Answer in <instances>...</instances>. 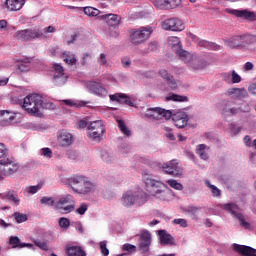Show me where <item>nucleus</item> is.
Wrapping results in <instances>:
<instances>
[{"label": "nucleus", "instance_id": "b1692460", "mask_svg": "<svg viewBox=\"0 0 256 256\" xmlns=\"http://www.w3.org/2000/svg\"><path fill=\"white\" fill-rule=\"evenodd\" d=\"M14 119L15 115L13 112H9L8 110H0V125L2 127L11 125Z\"/></svg>", "mask_w": 256, "mask_h": 256}, {"label": "nucleus", "instance_id": "7ed1b4c3", "mask_svg": "<svg viewBox=\"0 0 256 256\" xmlns=\"http://www.w3.org/2000/svg\"><path fill=\"white\" fill-rule=\"evenodd\" d=\"M13 37L16 41H37V39H45V34L39 28H26L23 30H17Z\"/></svg>", "mask_w": 256, "mask_h": 256}, {"label": "nucleus", "instance_id": "9b49d317", "mask_svg": "<svg viewBox=\"0 0 256 256\" xmlns=\"http://www.w3.org/2000/svg\"><path fill=\"white\" fill-rule=\"evenodd\" d=\"M143 195L144 193L142 191H138V192L127 191L122 196L123 207H131L135 205V203H138V205H141L143 201Z\"/></svg>", "mask_w": 256, "mask_h": 256}, {"label": "nucleus", "instance_id": "dca6fc26", "mask_svg": "<svg viewBox=\"0 0 256 256\" xmlns=\"http://www.w3.org/2000/svg\"><path fill=\"white\" fill-rule=\"evenodd\" d=\"M58 209H63L65 213H71L75 211V199L73 195L67 194L65 197H62L57 202Z\"/></svg>", "mask_w": 256, "mask_h": 256}, {"label": "nucleus", "instance_id": "69168bd1", "mask_svg": "<svg viewBox=\"0 0 256 256\" xmlns=\"http://www.w3.org/2000/svg\"><path fill=\"white\" fill-rule=\"evenodd\" d=\"M42 33H43V35H45L47 33H55V27L48 26V27L44 28Z\"/></svg>", "mask_w": 256, "mask_h": 256}, {"label": "nucleus", "instance_id": "f704fd0d", "mask_svg": "<svg viewBox=\"0 0 256 256\" xmlns=\"http://www.w3.org/2000/svg\"><path fill=\"white\" fill-rule=\"evenodd\" d=\"M66 253L68 256H87L80 246H68L66 248Z\"/></svg>", "mask_w": 256, "mask_h": 256}, {"label": "nucleus", "instance_id": "5701e85b", "mask_svg": "<svg viewBox=\"0 0 256 256\" xmlns=\"http://www.w3.org/2000/svg\"><path fill=\"white\" fill-rule=\"evenodd\" d=\"M157 9H174L181 5V0H154Z\"/></svg>", "mask_w": 256, "mask_h": 256}, {"label": "nucleus", "instance_id": "ea45409f", "mask_svg": "<svg viewBox=\"0 0 256 256\" xmlns=\"http://www.w3.org/2000/svg\"><path fill=\"white\" fill-rule=\"evenodd\" d=\"M18 71H20V73H27L28 71H31V63L29 62V59L25 62L21 61L18 64Z\"/></svg>", "mask_w": 256, "mask_h": 256}, {"label": "nucleus", "instance_id": "7c9ffc66", "mask_svg": "<svg viewBox=\"0 0 256 256\" xmlns=\"http://www.w3.org/2000/svg\"><path fill=\"white\" fill-rule=\"evenodd\" d=\"M197 45L200 47V49H208L210 51H219V49H221L219 45L207 40H198Z\"/></svg>", "mask_w": 256, "mask_h": 256}, {"label": "nucleus", "instance_id": "603ef678", "mask_svg": "<svg viewBox=\"0 0 256 256\" xmlns=\"http://www.w3.org/2000/svg\"><path fill=\"white\" fill-rule=\"evenodd\" d=\"M100 251L102 255L109 256V249L107 248V241L100 242Z\"/></svg>", "mask_w": 256, "mask_h": 256}, {"label": "nucleus", "instance_id": "c03bdc74", "mask_svg": "<svg viewBox=\"0 0 256 256\" xmlns=\"http://www.w3.org/2000/svg\"><path fill=\"white\" fill-rule=\"evenodd\" d=\"M40 203L42 205H48V207H53V205H55V199H53V197L44 196L41 198Z\"/></svg>", "mask_w": 256, "mask_h": 256}, {"label": "nucleus", "instance_id": "393cba45", "mask_svg": "<svg viewBox=\"0 0 256 256\" xmlns=\"http://www.w3.org/2000/svg\"><path fill=\"white\" fill-rule=\"evenodd\" d=\"M173 122L178 129H183V127H187V123H189V116L185 113H178L173 116Z\"/></svg>", "mask_w": 256, "mask_h": 256}, {"label": "nucleus", "instance_id": "a18cd8bd", "mask_svg": "<svg viewBox=\"0 0 256 256\" xmlns=\"http://www.w3.org/2000/svg\"><path fill=\"white\" fill-rule=\"evenodd\" d=\"M13 217L18 223H25V221H27V214L21 212H15Z\"/></svg>", "mask_w": 256, "mask_h": 256}, {"label": "nucleus", "instance_id": "e433bc0d", "mask_svg": "<svg viewBox=\"0 0 256 256\" xmlns=\"http://www.w3.org/2000/svg\"><path fill=\"white\" fill-rule=\"evenodd\" d=\"M83 11H84L85 15H87L88 17H97L101 13V11L99 9L91 7V6L84 7Z\"/></svg>", "mask_w": 256, "mask_h": 256}, {"label": "nucleus", "instance_id": "774afa93", "mask_svg": "<svg viewBox=\"0 0 256 256\" xmlns=\"http://www.w3.org/2000/svg\"><path fill=\"white\" fill-rule=\"evenodd\" d=\"M249 93H251L252 95H256V84H252L250 85V87L248 88Z\"/></svg>", "mask_w": 256, "mask_h": 256}, {"label": "nucleus", "instance_id": "13d9d810", "mask_svg": "<svg viewBox=\"0 0 256 256\" xmlns=\"http://www.w3.org/2000/svg\"><path fill=\"white\" fill-rule=\"evenodd\" d=\"M8 150L5 147V144L0 143V159H5L7 157Z\"/></svg>", "mask_w": 256, "mask_h": 256}, {"label": "nucleus", "instance_id": "e2e57ef3", "mask_svg": "<svg viewBox=\"0 0 256 256\" xmlns=\"http://www.w3.org/2000/svg\"><path fill=\"white\" fill-rule=\"evenodd\" d=\"M68 159H71L72 161H75V159H77V152L73 151V150H68L66 153Z\"/></svg>", "mask_w": 256, "mask_h": 256}, {"label": "nucleus", "instance_id": "4be33fe9", "mask_svg": "<svg viewBox=\"0 0 256 256\" xmlns=\"http://www.w3.org/2000/svg\"><path fill=\"white\" fill-rule=\"evenodd\" d=\"M100 19L106 21L108 27H113V29H117L121 25V16L117 14H104L100 16Z\"/></svg>", "mask_w": 256, "mask_h": 256}, {"label": "nucleus", "instance_id": "37998d69", "mask_svg": "<svg viewBox=\"0 0 256 256\" xmlns=\"http://www.w3.org/2000/svg\"><path fill=\"white\" fill-rule=\"evenodd\" d=\"M10 245H12L13 249H21V239L17 236H11L9 239Z\"/></svg>", "mask_w": 256, "mask_h": 256}, {"label": "nucleus", "instance_id": "8fccbe9b", "mask_svg": "<svg viewBox=\"0 0 256 256\" xmlns=\"http://www.w3.org/2000/svg\"><path fill=\"white\" fill-rule=\"evenodd\" d=\"M43 187V185L38 184L36 186H30L28 188H26L27 193H29L30 195H35V193H37V191H40V189Z\"/></svg>", "mask_w": 256, "mask_h": 256}, {"label": "nucleus", "instance_id": "1a4fd4ad", "mask_svg": "<svg viewBox=\"0 0 256 256\" xmlns=\"http://www.w3.org/2000/svg\"><path fill=\"white\" fill-rule=\"evenodd\" d=\"M19 171V164L13 160L6 158L0 160V181Z\"/></svg>", "mask_w": 256, "mask_h": 256}, {"label": "nucleus", "instance_id": "4468645a", "mask_svg": "<svg viewBox=\"0 0 256 256\" xmlns=\"http://www.w3.org/2000/svg\"><path fill=\"white\" fill-rule=\"evenodd\" d=\"M162 28L165 31H183L185 30V23L179 18H169L163 22Z\"/></svg>", "mask_w": 256, "mask_h": 256}, {"label": "nucleus", "instance_id": "c756f323", "mask_svg": "<svg viewBox=\"0 0 256 256\" xmlns=\"http://www.w3.org/2000/svg\"><path fill=\"white\" fill-rule=\"evenodd\" d=\"M0 198L7 199L11 203H14V205H20L21 203L19 195L13 190L8 191L6 194H0Z\"/></svg>", "mask_w": 256, "mask_h": 256}, {"label": "nucleus", "instance_id": "2eb2a0df", "mask_svg": "<svg viewBox=\"0 0 256 256\" xmlns=\"http://www.w3.org/2000/svg\"><path fill=\"white\" fill-rule=\"evenodd\" d=\"M54 76H53V83L56 87H63L65 83H67V75H65V70L63 66L60 64H54Z\"/></svg>", "mask_w": 256, "mask_h": 256}, {"label": "nucleus", "instance_id": "4d7b16f0", "mask_svg": "<svg viewBox=\"0 0 256 256\" xmlns=\"http://www.w3.org/2000/svg\"><path fill=\"white\" fill-rule=\"evenodd\" d=\"M174 225H180V227H187V221L183 218H177L173 220Z\"/></svg>", "mask_w": 256, "mask_h": 256}, {"label": "nucleus", "instance_id": "f8f14e48", "mask_svg": "<svg viewBox=\"0 0 256 256\" xmlns=\"http://www.w3.org/2000/svg\"><path fill=\"white\" fill-rule=\"evenodd\" d=\"M162 170L172 177H181L183 175V169L179 166L177 160H171L170 162L163 164Z\"/></svg>", "mask_w": 256, "mask_h": 256}, {"label": "nucleus", "instance_id": "bf43d9fd", "mask_svg": "<svg viewBox=\"0 0 256 256\" xmlns=\"http://www.w3.org/2000/svg\"><path fill=\"white\" fill-rule=\"evenodd\" d=\"M34 243L36 247H39L40 249H42V251H49V246L46 242L35 241Z\"/></svg>", "mask_w": 256, "mask_h": 256}, {"label": "nucleus", "instance_id": "052dcab7", "mask_svg": "<svg viewBox=\"0 0 256 256\" xmlns=\"http://www.w3.org/2000/svg\"><path fill=\"white\" fill-rule=\"evenodd\" d=\"M231 83H241V76L235 70L232 71Z\"/></svg>", "mask_w": 256, "mask_h": 256}, {"label": "nucleus", "instance_id": "338daca9", "mask_svg": "<svg viewBox=\"0 0 256 256\" xmlns=\"http://www.w3.org/2000/svg\"><path fill=\"white\" fill-rule=\"evenodd\" d=\"M243 141H244V145H246V147H251V145H252L251 144V136H249V135L245 136Z\"/></svg>", "mask_w": 256, "mask_h": 256}, {"label": "nucleus", "instance_id": "864d4df0", "mask_svg": "<svg viewBox=\"0 0 256 256\" xmlns=\"http://www.w3.org/2000/svg\"><path fill=\"white\" fill-rule=\"evenodd\" d=\"M87 209H89V206L86 203H82L76 210V213H78V215H85Z\"/></svg>", "mask_w": 256, "mask_h": 256}, {"label": "nucleus", "instance_id": "cd10ccee", "mask_svg": "<svg viewBox=\"0 0 256 256\" xmlns=\"http://www.w3.org/2000/svg\"><path fill=\"white\" fill-rule=\"evenodd\" d=\"M168 45L175 51L176 55H179V57H181V51H185L181 49V40L177 36H169Z\"/></svg>", "mask_w": 256, "mask_h": 256}, {"label": "nucleus", "instance_id": "72a5a7b5", "mask_svg": "<svg viewBox=\"0 0 256 256\" xmlns=\"http://www.w3.org/2000/svg\"><path fill=\"white\" fill-rule=\"evenodd\" d=\"M230 95H234L237 99H245L249 97V93L245 88H232L228 91Z\"/></svg>", "mask_w": 256, "mask_h": 256}, {"label": "nucleus", "instance_id": "2f4dec72", "mask_svg": "<svg viewBox=\"0 0 256 256\" xmlns=\"http://www.w3.org/2000/svg\"><path fill=\"white\" fill-rule=\"evenodd\" d=\"M199 211H201V206L189 205L186 208H184V213L191 215V219H193V221L199 220V216L197 215Z\"/></svg>", "mask_w": 256, "mask_h": 256}, {"label": "nucleus", "instance_id": "a19ab883", "mask_svg": "<svg viewBox=\"0 0 256 256\" xmlns=\"http://www.w3.org/2000/svg\"><path fill=\"white\" fill-rule=\"evenodd\" d=\"M205 185L211 189V193L213 195V197H221V190H219V188H217V186L212 185L211 182L209 181H205Z\"/></svg>", "mask_w": 256, "mask_h": 256}, {"label": "nucleus", "instance_id": "a211bd4d", "mask_svg": "<svg viewBox=\"0 0 256 256\" xmlns=\"http://www.w3.org/2000/svg\"><path fill=\"white\" fill-rule=\"evenodd\" d=\"M148 117H152V119H157V121H159V119H161L162 117L166 120H169L170 117H172L173 113L171 112V110H165L163 108H150L148 109V113H147Z\"/></svg>", "mask_w": 256, "mask_h": 256}, {"label": "nucleus", "instance_id": "412c9836", "mask_svg": "<svg viewBox=\"0 0 256 256\" xmlns=\"http://www.w3.org/2000/svg\"><path fill=\"white\" fill-rule=\"evenodd\" d=\"M57 141L60 147H71L73 145V134L62 130L57 135Z\"/></svg>", "mask_w": 256, "mask_h": 256}, {"label": "nucleus", "instance_id": "0eeeda50", "mask_svg": "<svg viewBox=\"0 0 256 256\" xmlns=\"http://www.w3.org/2000/svg\"><path fill=\"white\" fill-rule=\"evenodd\" d=\"M180 59L195 71L207 67V61H205V59L196 54H191L188 51H180Z\"/></svg>", "mask_w": 256, "mask_h": 256}, {"label": "nucleus", "instance_id": "de8ad7c7", "mask_svg": "<svg viewBox=\"0 0 256 256\" xmlns=\"http://www.w3.org/2000/svg\"><path fill=\"white\" fill-rule=\"evenodd\" d=\"M168 185L172 187V189H176V191H183V185L177 180H168Z\"/></svg>", "mask_w": 256, "mask_h": 256}, {"label": "nucleus", "instance_id": "aec40b11", "mask_svg": "<svg viewBox=\"0 0 256 256\" xmlns=\"http://www.w3.org/2000/svg\"><path fill=\"white\" fill-rule=\"evenodd\" d=\"M86 87L90 93L97 95L98 97H107V89L99 82L90 81L86 84Z\"/></svg>", "mask_w": 256, "mask_h": 256}, {"label": "nucleus", "instance_id": "5fc2aeb1", "mask_svg": "<svg viewBox=\"0 0 256 256\" xmlns=\"http://www.w3.org/2000/svg\"><path fill=\"white\" fill-rule=\"evenodd\" d=\"M159 75H160V77H162V79L164 80V81H168L169 79H171L173 76L171 75V74H169V72H167V70H165V69H161L160 71H159Z\"/></svg>", "mask_w": 256, "mask_h": 256}, {"label": "nucleus", "instance_id": "f3484780", "mask_svg": "<svg viewBox=\"0 0 256 256\" xmlns=\"http://www.w3.org/2000/svg\"><path fill=\"white\" fill-rule=\"evenodd\" d=\"M138 243L142 253H149V247H151V232L148 230H141Z\"/></svg>", "mask_w": 256, "mask_h": 256}, {"label": "nucleus", "instance_id": "680f3d73", "mask_svg": "<svg viewBox=\"0 0 256 256\" xmlns=\"http://www.w3.org/2000/svg\"><path fill=\"white\" fill-rule=\"evenodd\" d=\"M42 155L44 157H48L49 159H51V157H53V151H51V148H42Z\"/></svg>", "mask_w": 256, "mask_h": 256}, {"label": "nucleus", "instance_id": "20e7f679", "mask_svg": "<svg viewBox=\"0 0 256 256\" xmlns=\"http://www.w3.org/2000/svg\"><path fill=\"white\" fill-rule=\"evenodd\" d=\"M145 185L149 193L154 197H158V199H162V201L167 199V191L169 188L161 181H157L153 178H146Z\"/></svg>", "mask_w": 256, "mask_h": 256}, {"label": "nucleus", "instance_id": "3c124183", "mask_svg": "<svg viewBox=\"0 0 256 256\" xmlns=\"http://www.w3.org/2000/svg\"><path fill=\"white\" fill-rule=\"evenodd\" d=\"M123 251H127L128 253H135L137 251V246L126 243L123 245Z\"/></svg>", "mask_w": 256, "mask_h": 256}, {"label": "nucleus", "instance_id": "39448f33", "mask_svg": "<svg viewBox=\"0 0 256 256\" xmlns=\"http://www.w3.org/2000/svg\"><path fill=\"white\" fill-rule=\"evenodd\" d=\"M145 185L149 193L154 197H158V199H162V201L167 199V191L169 188L161 181H157L153 178H146Z\"/></svg>", "mask_w": 256, "mask_h": 256}, {"label": "nucleus", "instance_id": "f257e3e1", "mask_svg": "<svg viewBox=\"0 0 256 256\" xmlns=\"http://www.w3.org/2000/svg\"><path fill=\"white\" fill-rule=\"evenodd\" d=\"M68 183L74 193L78 195H89L95 191V184L89 181V178L81 175L72 176L68 179Z\"/></svg>", "mask_w": 256, "mask_h": 256}, {"label": "nucleus", "instance_id": "473e14b6", "mask_svg": "<svg viewBox=\"0 0 256 256\" xmlns=\"http://www.w3.org/2000/svg\"><path fill=\"white\" fill-rule=\"evenodd\" d=\"M111 101H116L117 103H125L126 105H129V107H133V101L127 98L125 94H112L110 95Z\"/></svg>", "mask_w": 256, "mask_h": 256}, {"label": "nucleus", "instance_id": "0e129e2a", "mask_svg": "<svg viewBox=\"0 0 256 256\" xmlns=\"http://www.w3.org/2000/svg\"><path fill=\"white\" fill-rule=\"evenodd\" d=\"M98 63L101 65H107V55L101 53L100 57L98 58Z\"/></svg>", "mask_w": 256, "mask_h": 256}, {"label": "nucleus", "instance_id": "09e8293b", "mask_svg": "<svg viewBox=\"0 0 256 256\" xmlns=\"http://www.w3.org/2000/svg\"><path fill=\"white\" fill-rule=\"evenodd\" d=\"M244 41L246 42V45H253V43H256V35L244 34Z\"/></svg>", "mask_w": 256, "mask_h": 256}, {"label": "nucleus", "instance_id": "f03ea898", "mask_svg": "<svg viewBox=\"0 0 256 256\" xmlns=\"http://www.w3.org/2000/svg\"><path fill=\"white\" fill-rule=\"evenodd\" d=\"M22 107L27 111V113H29V115H33L34 117H43V113H41L43 100L41 99V96L37 94H30L26 96Z\"/></svg>", "mask_w": 256, "mask_h": 256}, {"label": "nucleus", "instance_id": "6e6d98bb", "mask_svg": "<svg viewBox=\"0 0 256 256\" xmlns=\"http://www.w3.org/2000/svg\"><path fill=\"white\" fill-rule=\"evenodd\" d=\"M168 87L172 89V91H175L177 89V81L174 80L173 76L169 78V80H166Z\"/></svg>", "mask_w": 256, "mask_h": 256}, {"label": "nucleus", "instance_id": "9d476101", "mask_svg": "<svg viewBox=\"0 0 256 256\" xmlns=\"http://www.w3.org/2000/svg\"><path fill=\"white\" fill-rule=\"evenodd\" d=\"M222 208L224 209V211H228V213H231L233 217L238 219L241 227H243L244 229H251V224L245 221V216L237 212L239 210V206H237V204L235 203L224 204Z\"/></svg>", "mask_w": 256, "mask_h": 256}, {"label": "nucleus", "instance_id": "6e6552de", "mask_svg": "<svg viewBox=\"0 0 256 256\" xmlns=\"http://www.w3.org/2000/svg\"><path fill=\"white\" fill-rule=\"evenodd\" d=\"M88 137L92 141L99 143L103 141V135H105V124L101 120H95L88 124Z\"/></svg>", "mask_w": 256, "mask_h": 256}, {"label": "nucleus", "instance_id": "6ab92c4d", "mask_svg": "<svg viewBox=\"0 0 256 256\" xmlns=\"http://www.w3.org/2000/svg\"><path fill=\"white\" fill-rule=\"evenodd\" d=\"M224 45H226V47H228L229 49H243V47H247L244 34L240 36H234L229 40H225Z\"/></svg>", "mask_w": 256, "mask_h": 256}, {"label": "nucleus", "instance_id": "bb28decb", "mask_svg": "<svg viewBox=\"0 0 256 256\" xmlns=\"http://www.w3.org/2000/svg\"><path fill=\"white\" fill-rule=\"evenodd\" d=\"M234 251L243 256H256V249L246 245L234 244Z\"/></svg>", "mask_w": 256, "mask_h": 256}, {"label": "nucleus", "instance_id": "c9c22d12", "mask_svg": "<svg viewBox=\"0 0 256 256\" xmlns=\"http://www.w3.org/2000/svg\"><path fill=\"white\" fill-rule=\"evenodd\" d=\"M205 149H207V145L199 144L196 149V155H199L200 158H202L204 161H207L209 159V154L205 152Z\"/></svg>", "mask_w": 256, "mask_h": 256}, {"label": "nucleus", "instance_id": "58836bf2", "mask_svg": "<svg viewBox=\"0 0 256 256\" xmlns=\"http://www.w3.org/2000/svg\"><path fill=\"white\" fill-rule=\"evenodd\" d=\"M187 96H181L178 94H168V96L166 97V101H178L180 103H183L185 101H187Z\"/></svg>", "mask_w": 256, "mask_h": 256}, {"label": "nucleus", "instance_id": "4c0bfd02", "mask_svg": "<svg viewBox=\"0 0 256 256\" xmlns=\"http://www.w3.org/2000/svg\"><path fill=\"white\" fill-rule=\"evenodd\" d=\"M118 123V129L123 133V135H126V137H131V130L127 128V125H125V121L123 120H117Z\"/></svg>", "mask_w": 256, "mask_h": 256}, {"label": "nucleus", "instance_id": "a878e982", "mask_svg": "<svg viewBox=\"0 0 256 256\" xmlns=\"http://www.w3.org/2000/svg\"><path fill=\"white\" fill-rule=\"evenodd\" d=\"M158 236L160 239V245H176L175 238L166 232V230H159Z\"/></svg>", "mask_w": 256, "mask_h": 256}, {"label": "nucleus", "instance_id": "ddd939ff", "mask_svg": "<svg viewBox=\"0 0 256 256\" xmlns=\"http://www.w3.org/2000/svg\"><path fill=\"white\" fill-rule=\"evenodd\" d=\"M225 13H228L229 15H234V17H238L240 19H245V21L253 22L256 20L255 12L250 11L248 9L237 10V9L226 8Z\"/></svg>", "mask_w": 256, "mask_h": 256}, {"label": "nucleus", "instance_id": "79ce46f5", "mask_svg": "<svg viewBox=\"0 0 256 256\" xmlns=\"http://www.w3.org/2000/svg\"><path fill=\"white\" fill-rule=\"evenodd\" d=\"M63 59L68 65H75V63H77V58H75V55L73 54L64 53Z\"/></svg>", "mask_w": 256, "mask_h": 256}, {"label": "nucleus", "instance_id": "c85d7f7f", "mask_svg": "<svg viewBox=\"0 0 256 256\" xmlns=\"http://www.w3.org/2000/svg\"><path fill=\"white\" fill-rule=\"evenodd\" d=\"M5 5L7 11H21L25 5V0H6Z\"/></svg>", "mask_w": 256, "mask_h": 256}, {"label": "nucleus", "instance_id": "423d86ee", "mask_svg": "<svg viewBox=\"0 0 256 256\" xmlns=\"http://www.w3.org/2000/svg\"><path fill=\"white\" fill-rule=\"evenodd\" d=\"M153 33V27L142 26L138 29H132L129 31L130 42L132 45H143Z\"/></svg>", "mask_w": 256, "mask_h": 256}, {"label": "nucleus", "instance_id": "49530a36", "mask_svg": "<svg viewBox=\"0 0 256 256\" xmlns=\"http://www.w3.org/2000/svg\"><path fill=\"white\" fill-rule=\"evenodd\" d=\"M58 223L61 229H69V227L71 226V221L65 217H61Z\"/></svg>", "mask_w": 256, "mask_h": 256}]
</instances>
